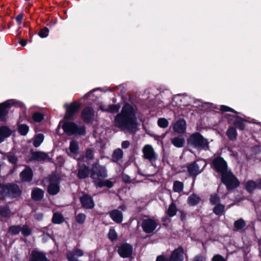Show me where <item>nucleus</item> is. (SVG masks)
Returning <instances> with one entry per match:
<instances>
[{
    "mask_svg": "<svg viewBox=\"0 0 261 261\" xmlns=\"http://www.w3.org/2000/svg\"><path fill=\"white\" fill-rule=\"evenodd\" d=\"M136 113V109L133 106L128 103L125 104L120 113L115 117V126L124 132L135 133L137 127Z\"/></svg>",
    "mask_w": 261,
    "mask_h": 261,
    "instance_id": "nucleus-1",
    "label": "nucleus"
},
{
    "mask_svg": "<svg viewBox=\"0 0 261 261\" xmlns=\"http://www.w3.org/2000/svg\"><path fill=\"white\" fill-rule=\"evenodd\" d=\"M188 144L199 150L209 149V143L207 140L199 133L192 134L188 139Z\"/></svg>",
    "mask_w": 261,
    "mask_h": 261,
    "instance_id": "nucleus-2",
    "label": "nucleus"
},
{
    "mask_svg": "<svg viewBox=\"0 0 261 261\" xmlns=\"http://www.w3.org/2000/svg\"><path fill=\"white\" fill-rule=\"evenodd\" d=\"M62 128L68 136L83 135L85 133V128L84 126L76 125L72 122L65 121L63 122Z\"/></svg>",
    "mask_w": 261,
    "mask_h": 261,
    "instance_id": "nucleus-3",
    "label": "nucleus"
},
{
    "mask_svg": "<svg viewBox=\"0 0 261 261\" xmlns=\"http://www.w3.org/2000/svg\"><path fill=\"white\" fill-rule=\"evenodd\" d=\"M206 166V162L204 160L198 159L187 166L188 172L190 176L194 177L202 172Z\"/></svg>",
    "mask_w": 261,
    "mask_h": 261,
    "instance_id": "nucleus-4",
    "label": "nucleus"
},
{
    "mask_svg": "<svg viewBox=\"0 0 261 261\" xmlns=\"http://www.w3.org/2000/svg\"><path fill=\"white\" fill-rule=\"evenodd\" d=\"M21 193L19 187L15 184H9L5 185L3 188V192L0 194V199H4L5 196L11 198H15L19 196Z\"/></svg>",
    "mask_w": 261,
    "mask_h": 261,
    "instance_id": "nucleus-5",
    "label": "nucleus"
},
{
    "mask_svg": "<svg viewBox=\"0 0 261 261\" xmlns=\"http://www.w3.org/2000/svg\"><path fill=\"white\" fill-rule=\"evenodd\" d=\"M222 181L226 185L228 190L233 189L239 186L240 182L233 173L227 171L221 175Z\"/></svg>",
    "mask_w": 261,
    "mask_h": 261,
    "instance_id": "nucleus-6",
    "label": "nucleus"
},
{
    "mask_svg": "<svg viewBox=\"0 0 261 261\" xmlns=\"http://www.w3.org/2000/svg\"><path fill=\"white\" fill-rule=\"evenodd\" d=\"M90 176L94 181L98 180L100 178L106 177L107 172L106 167L98 164H93L91 170Z\"/></svg>",
    "mask_w": 261,
    "mask_h": 261,
    "instance_id": "nucleus-7",
    "label": "nucleus"
},
{
    "mask_svg": "<svg viewBox=\"0 0 261 261\" xmlns=\"http://www.w3.org/2000/svg\"><path fill=\"white\" fill-rule=\"evenodd\" d=\"M143 157L148 160L152 165L154 166V163L158 159V155L154 150L151 145H145L142 149Z\"/></svg>",
    "mask_w": 261,
    "mask_h": 261,
    "instance_id": "nucleus-8",
    "label": "nucleus"
},
{
    "mask_svg": "<svg viewBox=\"0 0 261 261\" xmlns=\"http://www.w3.org/2000/svg\"><path fill=\"white\" fill-rule=\"evenodd\" d=\"M12 106L22 107V103L14 99L8 100L0 104V121L3 120L8 113L7 109Z\"/></svg>",
    "mask_w": 261,
    "mask_h": 261,
    "instance_id": "nucleus-9",
    "label": "nucleus"
},
{
    "mask_svg": "<svg viewBox=\"0 0 261 261\" xmlns=\"http://www.w3.org/2000/svg\"><path fill=\"white\" fill-rule=\"evenodd\" d=\"M212 164L215 170L221 175L228 171L227 163L221 157L214 159Z\"/></svg>",
    "mask_w": 261,
    "mask_h": 261,
    "instance_id": "nucleus-10",
    "label": "nucleus"
},
{
    "mask_svg": "<svg viewBox=\"0 0 261 261\" xmlns=\"http://www.w3.org/2000/svg\"><path fill=\"white\" fill-rule=\"evenodd\" d=\"M64 107L66 108V114L64 118L65 119H70L74 114L79 110L80 105L79 102L74 101L70 104H65Z\"/></svg>",
    "mask_w": 261,
    "mask_h": 261,
    "instance_id": "nucleus-11",
    "label": "nucleus"
},
{
    "mask_svg": "<svg viewBox=\"0 0 261 261\" xmlns=\"http://www.w3.org/2000/svg\"><path fill=\"white\" fill-rule=\"evenodd\" d=\"M59 179L55 175H51L49 177V185L48 187V192L53 195H56L59 192Z\"/></svg>",
    "mask_w": 261,
    "mask_h": 261,
    "instance_id": "nucleus-12",
    "label": "nucleus"
},
{
    "mask_svg": "<svg viewBox=\"0 0 261 261\" xmlns=\"http://www.w3.org/2000/svg\"><path fill=\"white\" fill-rule=\"evenodd\" d=\"M157 227V222L153 219H147L143 220L142 227L146 233L153 232Z\"/></svg>",
    "mask_w": 261,
    "mask_h": 261,
    "instance_id": "nucleus-13",
    "label": "nucleus"
},
{
    "mask_svg": "<svg viewBox=\"0 0 261 261\" xmlns=\"http://www.w3.org/2000/svg\"><path fill=\"white\" fill-rule=\"evenodd\" d=\"M118 252L120 256L123 258L128 257L132 254L133 247L128 244H123L119 247Z\"/></svg>",
    "mask_w": 261,
    "mask_h": 261,
    "instance_id": "nucleus-14",
    "label": "nucleus"
},
{
    "mask_svg": "<svg viewBox=\"0 0 261 261\" xmlns=\"http://www.w3.org/2000/svg\"><path fill=\"white\" fill-rule=\"evenodd\" d=\"M80 201L83 207L86 209H91L94 207V202L92 197L85 194L80 197Z\"/></svg>",
    "mask_w": 261,
    "mask_h": 261,
    "instance_id": "nucleus-15",
    "label": "nucleus"
},
{
    "mask_svg": "<svg viewBox=\"0 0 261 261\" xmlns=\"http://www.w3.org/2000/svg\"><path fill=\"white\" fill-rule=\"evenodd\" d=\"M171 261H183L184 259V251L181 247L173 250L170 257Z\"/></svg>",
    "mask_w": 261,
    "mask_h": 261,
    "instance_id": "nucleus-16",
    "label": "nucleus"
},
{
    "mask_svg": "<svg viewBox=\"0 0 261 261\" xmlns=\"http://www.w3.org/2000/svg\"><path fill=\"white\" fill-rule=\"evenodd\" d=\"M82 160L78 159L79 169L77 176L80 178H85L89 174V168L85 165L82 164Z\"/></svg>",
    "mask_w": 261,
    "mask_h": 261,
    "instance_id": "nucleus-17",
    "label": "nucleus"
},
{
    "mask_svg": "<svg viewBox=\"0 0 261 261\" xmlns=\"http://www.w3.org/2000/svg\"><path fill=\"white\" fill-rule=\"evenodd\" d=\"M33 171L29 167H26L20 174V179L23 182H30L33 179Z\"/></svg>",
    "mask_w": 261,
    "mask_h": 261,
    "instance_id": "nucleus-18",
    "label": "nucleus"
},
{
    "mask_svg": "<svg viewBox=\"0 0 261 261\" xmlns=\"http://www.w3.org/2000/svg\"><path fill=\"white\" fill-rule=\"evenodd\" d=\"M173 129L175 132L179 134L185 133L186 130V121L183 119H178L175 123L173 126Z\"/></svg>",
    "mask_w": 261,
    "mask_h": 261,
    "instance_id": "nucleus-19",
    "label": "nucleus"
},
{
    "mask_svg": "<svg viewBox=\"0 0 261 261\" xmlns=\"http://www.w3.org/2000/svg\"><path fill=\"white\" fill-rule=\"evenodd\" d=\"M82 117L84 121L89 122L93 119L94 111L90 107L85 108L82 112Z\"/></svg>",
    "mask_w": 261,
    "mask_h": 261,
    "instance_id": "nucleus-20",
    "label": "nucleus"
},
{
    "mask_svg": "<svg viewBox=\"0 0 261 261\" xmlns=\"http://www.w3.org/2000/svg\"><path fill=\"white\" fill-rule=\"evenodd\" d=\"M69 151L67 152L68 154L74 158L78 154L79 151V146L78 143L75 140H72L70 142L69 147Z\"/></svg>",
    "mask_w": 261,
    "mask_h": 261,
    "instance_id": "nucleus-21",
    "label": "nucleus"
},
{
    "mask_svg": "<svg viewBox=\"0 0 261 261\" xmlns=\"http://www.w3.org/2000/svg\"><path fill=\"white\" fill-rule=\"evenodd\" d=\"M84 251L79 248L74 249L72 251L69 252L67 254L68 261H79L75 256L80 257L84 255Z\"/></svg>",
    "mask_w": 261,
    "mask_h": 261,
    "instance_id": "nucleus-22",
    "label": "nucleus"
},
{
    "mask_svg": "<svg viewBox=\"0 0 261 261\" xmlns=\"http://www.w3.org/2000/svg\"><path fill=\"white\" fill-rule=\"evenodd\" d=\"M111 219L117 223H120L123 220V215L121 211L114 210L109 213Z\"/></svg>",
    "mask_w": 261,
    "mask_h": 261,
    "instance_id": "nucleus-23",
    "label": "nucleus"
},
{
    "mask_svg": "<svg viewBox=\"0 0 261 261\" xmlns=\"http://www.w3.org/2000/svg\"><path fill=\"white\" fill-rule=\"evenodd\" d=\"M99 108L102 111L114 113L118 112L120 106L118 105H110L108 106L101 105Z\"/></svg>",
    "mask_w": 261,
    "mask_h": 261,
    "instance_id": "nucleus-24",
    "label": "nucleus"
},
{
    "mask_svg": "<svg viewBox=\"0 0 261 261\" xmlns=\"http://www.w3.org/2000/svg\"><path fill=\"white\" fill-rule=\"evenodd\" d=\"M11 134V130L7 126H2L0 127V143L4 140L9 137Z\"/></svg>",
    "mask_w": 261,
    "mask_h": 261,
    "instance_id": "nucleus-25",
    "label": "nucleus"
},
{
    "mask_svg": "<svg viewBox=\"0 0 261 261\" xmlns=\"http://www.w3.org/2000/svg\"><path fill=\"white\" fill-rule=\"evenodd\" d=\"M30 258L32 260L35 258V261H49L43 253L35 251L32 252Z\"/></svg>",
    "mask_w": 261,
    "mask_h": 261,
    "instance_id": "nucleus-26",
    "label": "nucleus"
},
{
    "mask_svg": "<svg viewBox=\"0 0 261 261\" xmlns=\"http://www.w3.org/2000/svg\"><path fill=\"white\" fill-rule=\"evenodd\" d=\"M171 143L173 145L178 148L182 147L185 143L184 137L181 136L173 138L171 139Z\"/></svg>",
    "mask_w": 261,
    "mask_h": 261,
    "instance_id": "nucleus-27",
    "label": "nucleus"
},
{
    "mask_svg": "<svg viewBox=\"0 0 261 261\" xmlns=\"http://www.w3.org/2000/svg\"><path fill=\"white\" fill-rule=\"evenodd\" d=\"M15 212H11L8 206H0V216L4 218H10L13 215Z\"/></svg>",
    "mask_w": 261,
    "mask_h": 261,
    "instance_id": "nucleus-28",
    "label": "nucleus"
},
{
    "mask_svg": "<svg viewBox=\"0 0 261 261\" xmlns=\"http://www.w3.org/2000/svg\"><path fill=\"white\" fill-rule=\"evenodd\" d=\"M44 192L40 189L36 188L32 192V197L34 200H39L43 196Z\"/></svg>",
    "mask_w": 261,
    "mask_h": 261,
    "instance_id": "nucleus-29",
    "label": "nucleus"
},
{
    "mask_svg": "<svg viewBox=\"0 0 261 261\" xmlns=\"http://www.w3.org/2000/svg\"><path fill=\"white\" fill-rule=\"evenodd\" d=\"M95 186L97 188H101L103 187H107L111 188L113 186V183L110 180H96L94 181Z\"/></svg>",
    "mask_w": 261,
    "mask_h": 261,
    "instance_id": "nucleus-30",
    "label": "nucleus"
},
{
    "mask_svg": "<svg viewBox=\"0 0 261 261\" xmlns=\"http://www.w3.org/2000/svg\"><path fill=\"white\" fill-rule=\"evenodd\" d=\"M123 155V152L121 149H116L114 151L113 153L112 154V161L114 162H117L118 161L120 160L122 158Z\"/></svg>",
    "mask_w": 261,
    "mask_h": 261,
    "instance_id": "nucleus-31",
    "label": "nucleus"
},
{
    "mask_svg": "<svg viewBox=\"0 0 261 261\" xmlns=\"http://www.w3.org/2000/svg\"><path fill=\"white\" fill-rule=\"evenodd\" d=\"M200 198L196 194L190 195L188 199V202L190 205H195L199 203Z\"/></svg>",
    "mask_w": 261,
    "mask_h": 261,
    "instance_id": "nucleus-32",
    "label": "nucleus"
},
{
    "mask_svg": "<svg viewBox=\"0 0 261 261\" xmlns=\"http://www.w3.org/2000/svg\"><path fill=\"white\" fill-rule=\"evenodd\" d=\"M226 135L230 140H235L237 137V132L236 128L233 127H229L226 132Z\"/></svg>",
    "mask_w": 261,
    "mask_h": 261,
    "instance_id": "nucleus-33",
    "label": "nucleus"
},
{
    "mask_svg": "<svg viewBox=\"0 0 261 261\" xmlns=\"http://www.w3.org/2000/svg\"><path fill=\"white\" fill-rule=\"evenodd\" d=\"M246 226V222L243 219H239L234 222V230L239 231Z\"/></svg>",
    "mask_w": 261,
    "mask_h": 261,
    "instance_id": "nucleus-34",
    "label": "nucleus"
},
{
    "mask_svg": "<svg viewBox=\"0 0 261 261\" xmlns=\"http://www.w3.org/2000/svg\"><path fill=\"white\" fill-rule=\"evenodd\" d=\"M184 189V184L179 181L176 180L173 182V190L175 192L180 193Z\"/></svg>",
    "mask_w": 261,
    "mask_h": 261,
    "instance_id": "nucleus-35",
    "label": "nucleus"
},
{
    "mask_svg": "<svg viewBox=\"0 0 261 261\" xmlns=\"http://www.w3.org/2000/svg\"><path fill=\"white\" fill-rule=\"evenodd\" d=\"M44 139V136L41 134H39L35 136L33 141V145L37 147L40 145Z\"/></svg>",
    "mask_w": 261,
    "mask_h": 261,
    "instance_id": "nucleus-36",
    "label": "nucleus"
},
{
    "mask_svg": "<svg viewBox=\"0 0 261 261\" xmlns=\"http://www.w3.org/2000/svg\"><path fill=\"white\" fill-rule=\"evenodd\" d=\"M256 189H257L256 182L253 180L247 181L246 185V189L248 192L251 193Z\"/></svg>",
    "mask_w": 261,
    "mask_h": 261,
    "instance_id": "nucleus-37",
    "label": "nucleus"
},
{
    "mask_svg": "<svg viewBox=\"0 0 261 261\" xmlns=\"http://www.w3.org/2000/svg\"><path fill=\"white\" fill-rule=\"evenodd\" d=\"M33 156L37 160L41 161L45 160L47 158V155L44 152L37 151L33 153Z\"/></svg>",
    "mask_w": 261,
    "mask_h": 261,
    "instance_id": "nucleus-38",
    "label": "nucleus"
},
{
    "mask_svg": "<svg viewBox=\"0 0 261 261\" xmlns=\"http://www.w3.org/2000/svg\"><path fill=\"white\" fill-rule=\"evenodd\" d=\"M176 206L173 202H172L168 207L167 213L169 216L173 217L176 215Z\"/></svg>",
    "mask_w": 261,
    "mask_h": 261,
    "instance_id": "nucleus-39",
    "label": "nucleus"
},
{
    "mask_svg": "<svg viewBox=\"0 0 261 261\" xmlns=\"http://www.w3.org/2000/svg\"><path fill=\"white\" fill-rule=\"evenodd\" d=\"M225 206L221 204H217L213 208V212L217 215H222L224 211Z\"/></svg>",
    "mask_w": 261,
    "mask_h": 261,
    "instance_id": "nucleus-40",
    "label": "nucleus"
},
{
    "mask_svg": "<svg viewBox=\"0 0 261 261\" xmlns=\"http://www.w3.org/2000/svg\"><path fill=\"white\" fill-rule=\"evenodd\" d=\"M64 221V218L62 215L58 213H56L54 214L52 221L55 224H60Z\"/></svg>",
    "mask_w": 261,
    "mask_h": 261,
    "instance_id": "nucleus-41",
    "label": "nucleus"
},
{
    "mask_svg": "<svg viewBox=\"0 0 261 261\" xmlns=\"http://www.w3.org/2000/svg\"><path fill=\"white\" fill-rule=\"evenodd\" d=\"M29 130V127L26 124H19L18 126L19 133L23 136L26 135Z\"/></svg>",
    "mask_w": 261,
    "mask_h": 261,
    "instance_id": "nucleus-42",
    "label": "nucleus"
},
{
    "mask_svg": "<svg viewBox=\"0 0 261 261\" xmlns=\"http://www.w3.org/2000/svg\"><path fill=\"white\" fill-rule=\"evenodd\" d=\"M21 230V226L20 225H12L9 228V232L14 236L18 234Z\"/></svg>",
    "mask_w": 261,
    "mask_h": 261,
    "instance_id": "nucleus-43",
    "label": "nucleus"
},
{
    "mask_svg": "<svg viewBox=\"0 0 261 261\" xmlns=\"http://www.w3.org/2000/svg\"><path fill=\"white\" fill-rule=\"evenodd\" d=\"M20 232H21L23 236L27 237L31 235L32 230L28 225H24L22 226H21Z\"/></svg>",
    "mask_w": 261,
    "mask_h": 261,
    "instance_id": "nucleus-44",
    "label": "nucleus"
},
{
    "mask_svg": "<svg viewBox=\"0 0 261 261\" xmlns=\"http://www.w3.org/2000/svg\"><path fill=\"white\" fill-rule=\"evenodd\" d=\"M32 118L35 122H40L44 118V115L39 112H35L33 114Z\"/></svg>",
    "mask_w": 261,
    "mask_h": 261,
    "instance_id": "nucleus-45",
    "label": "nucleus"
},
{
    "mask_svg": "<svg viewBox=\"0 0 261 261\" xmlns=\"http://www.w3.org/2000/svg\"><path fill=\"white\" fill-rule=\"evenodd\" d=\"M158 125L161 128H166L169 125V122L164 118H160L158 120Z\"/></svg>",
    "mask_w": 261,
    "mask_h": 261,
    "instance_id": "nucleus-46",
    "label": "nucleus"
},
{
    "mask_svg": "<svg viewBox=\"0 0 261 261\" xmlns=\"http://www.w3.org/2000/svg\"><path fill=\"white\" fill-rule=\"evenodd\" d=\"M187 98V97H181L180 96H177L174 98L173 100H176V101L180 100L181 102V103H178V106L179 107L185 106L188 105V103L185 102V101L186 100Z\"/></svg>",
    "mask_w": 261,
    "mask_h": 261,
    "instance_id": "nucleus-47",
    "label": "nucleus"
},
{
    "mask_svg": "<svg viewBox=\"0 0 261 261\" xmlns=\"http://www.w3.org/2000/svg\"><path fill=\"white\" fill-rule=\"evenodd\" d=\"M86 216L84 214L80 213L76 216V221L79 224H83L86 220Z\"/></svg>",
    "mask_w": 261,
    "mask_h": 261,
    "instance_id": "nucleus-48",
    "label": "nucleus"
},
{
    "mask_svg": "<svg viewBox=\"0 0 261 261\" xmlns=\"http://www.w3.org/2000/svg\"><path fill=\"white\" fill-rule=\"evenodd\" d=\"M49 30L47 28H44L40 30L39 35L41 38H45L48 35Z\"/></svg>",
    "mask_w": 261,
    "mask_h": 261,
    "instance_id": "nucleus-49",
    "label": "nucleus"
},
{
    "mask_svg": "<svg viewBox=\"0 0 261 261\" xmlns=\"http://www.w3.org/2000/svg\"><path fill=\"white\" fill-rule=\"evenodd\" d=\"M108 236L109 238L112 241L116 240L117 238V233L114 229H110Z\"/></svg>",
    "mask_w": 261,
    "mask_h": 261,
    "instance_id": "nucleus-50",
    "label": "nucleus"
},
{
    "mask_svg": "<svg viewBox=\"0 0 261 261\" xmlns=\"http://www.w3.org/2000/svg\"><path fill=\"white\" fill-rule=\"evenodd\" d=\"M9 162L13 164H16L17 162V157L13 154H9L7 156Z\"/></svg>",
    "mask_w": 261,
    "mask_h": 261,
    "instance_id": "nucleus-51",
    "label": "nucleus"
},
{
    "mask_svg": "<svg viewBox=\"0 0 261 261\" xmlns=\"http://www.w3.org/2000/svg\"><path fill=\"white\" fill-rule=\"evenodd\" d=\"M234 125L237 127L238 128L240 129L241 130H243L245 128V125L244 124V122L243 120H238L235 121L234 122Z\"/></svg>",
    "mask_w": 261,
    "mask_h": 261,
    "instance_id": "nucleus-52",
    "label": "nucleus"
},
{
    "mask_svg": "<svg viewBox=\"0 0 261 261\" xmlns=\"http://www.w3.org/2000/svg\"><path fill=\"white\" fill-rule=\"evenodd\" d=\"M219 201L220 198L217 195L214 194L211 196L210 201L212 204H215L219 202Z\"/></svg>",
    "mask_w": 261,
    "mask_h": 261,
    "instance_id": "nucleus-53",
    "label": "nucleus"
},
{
    "mask_svg": "<svg viewBox=\"0 0 261 261\" xmlns=\"http://www.w3.org/2000/svg\"><path fill=\"white\" fill-rule=\"evenodd\" d=\"M220 110L223 112H235L234 110L226 106H221L220 107Z\"/></svg>",
    "mask_w": 261,
    "mask_h": 261,
    "instance_id": "nucleus-54",
    "label": "nucleus"
},
{
    "mask_svg": "<svg viewBox=\"0 0 261 261\" xmlns=\"http://www.w3.org/2000/svg\"><path fill=\"white\" fill-rule=\"evenodd\" d=\"M212 261H225V260L222 256L217 254L213 256Z\"/></svg>",
    "mask_w": 261,
    "mask_h": 261,
    "instance_id": "nucleus-55",
    "label": "nucleus"
},
{
    "mask_svg": "<svg viewBox=\"0 0 261 261\" xmlns=\"http://www.w3.org/2000/svg\"><path fill=\"white\" fill-rule=\"evenodd\" d=\"M122 179L123 181L125 183L129 184L131 182L130 177L126 174H123Z\"/></svg>",
    "mask_w": 261,
    "mask_h": 261,
    "instance_id": "nucleus-56",
    "label": "nucleus"
},
{
    "mask_svg": "<svg viewBox=\"0 0 261 261\" xmlns=\"http://www.w3.org/2000/svg\"><path fill=\"white\" fill-rule=\"evenodd\" d=\"M86 158L88 159H92L93 157V151L91 149H88L87 150L86 152Z\"/></svg>",
    "mask_w": 261,
    "mask_h": 261,
    "instance_id": "nucleus-57",
    "label": "nucleus"
},
{
    "mask_svg": "<svg viewBox=\"0 0 261 261\" xmlns=\"http://www.w3.org/2000/svg\"><path fill=\"white\" fill-rule=\"evenodd\" d=\"M156 261H171L170 258H168L163 255H159L157 257Z\"/></svg>",
    "mask_w": 261,
    "mask_h": 261,
    "instance_id": "nucleus-58",
    "label": "nucleus"
},
{
    "mask_svg": "<svg viewBox=\"0 0 261 261\" xmlns=\"http://www.w3.org/2000/svg\"><path fill=\"white\" fill-rule=\"evenodd\" d=\"M130 143L128 141H124L121 143V146L123 148L126 149L129 146Z\"/></svg>",
    "mask_w": 261,
    "mask_h": 261,
    "instance_id": "nucleus-59",
    "label": "nucleus"
},
{
    "mask_svg": "<svg viewBox=\"0 0 261 261\" xmlns=\"http://www.w3.org/2000/svg\"><path fill=\"white\" fill-rule=\"evenodd\" d=\"M193 261H203V257L201 255H197L194 257Z\"/></svg>",
    "mask_w": 261,
    "mask_h": 261,
    "instance_id": "nucleus-60",
    "label": "nucleus"
},
{
    "mask_svg": "<svg viewBox=\"0 0 261 261\" xmlns=\"http://www.w3.org/2000/svg\"><path fill=\"white\" fill-rule=\"evenodd\" d=\"M23 16L22 14L18 15L16 17V20L18 23L20 24L23 19Z\"/></svg>",
    "mask_w": 261,
    "mask_h": 261,
    "instance_id": "nucleus-61",
    "label": "nucleus"
},
{
    "mask_svg": "<svg viewBox=\"0 0 261 261\" xmlns=\"http://www.w3.org/2000/svg\"><path fill=\"white\" fill-rule=\"evenodd\" d=\"M256 183L257 189H261V178L257 180Z\"/></svg>",
    "mask_w": 261,
    "mask_h": 261,
    "instance_id": "nucleus-62",
    "label": "nucleus"
},
{
    "mask_svg": "<svg viewBox=\"0 0 261 261\" xmlns=\"http://www.w3.org/2000/svg\"><path fill=\"white\" fill-rule=\"evenodd\" d=\"M43 215L41 214H37L35 215V218L38 220H40L42 218Z\"/></svg>",
    "mask_w": 261,
    "mask_h": 261,
    "instance_id": "nucleus-63",
    "label": "nucleus"
},
{
    "mask_svg": "<svg viewBox=\"0 0 261 261\" xmlns=\"http://www.w3.org/2000/svg\"><path fill=\"white\" fill-rule=\"evenodd\" d=\"M20 44L22 46H24L27 44V40H21L20 41Z\"/></svg>",
    "mask_w": 261,
    "mask_h": 261,
    "instance_id": "nucleus-64",
    "label": "nucleus"
}]
</instances>
